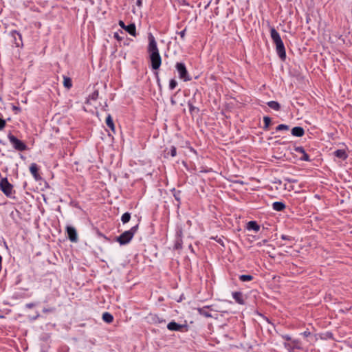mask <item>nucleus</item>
Segmentation results:
<instances>
[{
    "label": "nucleus",
    "mask_w": 352,
    "mask_h": 352,
    "mask_svg": "<svg viewBox=\"0 0 352 352\" xmlns=\"http://www.w3.org/2000/svg\"><path fill=\"white\" fill-rule=\"evenodd\" d=\"M148 45L147 51L149 54L151 68L154 70L158 69L162 64V58L157 47V42L154 36L149 33L148 36Z\"/></svg>",
    "instance_id": "nucleus-1"
},
{
    "label": "nucleus",
    "mask_w": 352,
    "mask_h": 352,
    "mask_svg": "<svg viewBox=\"0 0 352 352\" xmlns=\"http://www.w3.org/2000/svg\"><path fill=\"white\" fill-rule=\"evenodd\" d=\"M270 30L271 38L276 45V52L280 59L284 60L286 58V52L280 36L274 27H270Z\"/></svg>",
    "instance_id": "nucleus-2"
},
{
    "label": "nucleus",
    "mask_w": 352,
    "mask_h": 352,
    "mask_svg": "<svg viewBox=\"0 0 352 352\" xmlns=\"http://www.w3.org/2000/svg\"><path fill=\"white\" fill-rule=\"evenodd\" d=\"M138 228V226L136 225V226L132 227L130 230L124 232L122 234H120L118 237L117 241L120 245H125V244L129 243L131 241V240L133 239L135 233L137 232Z\"/></svg>",
    "instance_id": "nucleus-3"
},
{
    "label": "nucleus",
    "mask_w": 352,
    "mask_h": 352,
    "mask_svg": "<svg viewBox=\"0 0 352 352\" xmlns=\"http://www.w3.org/2000/svg\"><path fill=\"white\" fill-rule=\"evenodd\" d=\"M175 68L178 72L179 78L185 82L190 81L191 80V77L190 76L184 63H177L175 65Z\"/></svg>",
    "instance_id": "nucleus-4"
},
{
    "label": "nucleus",
    "mask_w": 352,
    "mask_h": 352,
    "mask_svg": "<svg viewBox=\"0 0 352 352\" xmlns=\"http://www.w3.org/2000/svg\"><path fill=\"white\" fill-rule=\"evenodd\" d=\"M8 138L14 149L19 151H23L27 149L26 144L20 140H19L18 138H16L12 133H9L8 135Z\"/></svg>",
    "instance_id": "nucleus-5"
},
{
    "label": "nucleus",
    "mask_w": 352,
    "mask_h": 352,
    "mask_svg": "<svg viewBox=\"0 0 352 352\" xmlns=\"http://www.w3.org/2000/svg\"><path fill=\"white\" fill-rule=\"evenodd\" d=\"M0 190L7 196L10 197L13 192V186L6 177L1 178L0 181Z\"/></svg>",
    "instance_id": "nucleus-6"
},
{
    "label": "nucleus",
    "mask_w": 352,
    "mask_h": 352,
    "mask_svg": "<svg viewBox=\"0 0 352 352\" xmlns=\"http://www.w3.org/2000/svg\"><path fill=\"white\" fill-rule=\"evenodd\" d=\"M10 41L12 45H14L16 47H19L23 45L21 34L17 31H12L10 33Z\"/></svg>",
    "instance_id": "nucleus-7"
},
{
    "label": "nucleus",
    "mask_w": 352,
    "mask_h": 352,
    "mask_svg": "<svg viewBox=\"0 0 352 352\" xmlns=\"http://www.w3.org/2000/svg\"><path fill=\"white\" fill-rule=\"evenodd\" d=\"M66 231L68 235L69 239L72 242H76L78 241V234L76 229L70 226H67Z\"/></svg>",
    "instance_id": "nucleus-8"
},
{
    "label": "nucleus",
    "mask_w": 352,
    "mask_h": 352,
    "mask_svg": "<svg viewBox=\"0 0 352 352\" xmlns=\"http://www.w3.org/2000/svg\"><path fill=\"white\" fill-rule=\"evenodd\" d=\"M167 328L170 331H183L184 329H186V330L187 329V326L179 324L174 321H172L168 324Z\"/></svg>",
    "instance_id": "nucleus-9"
},
{
    "label": "nucleus",
    "mask_w": 352,
    "mask_h": 352,
    "mask_svg": "<svg viewBox=\"0 0 352 352\" xmlns=\"http://www.w3.org/2000/svg\"><path fill=\"white\" fill-rule=\"evenodd\" d=\"M30 171L31 174L32 175L33 177L36 180H38L41 179V177L38 174V166L36 164H35V163L31 164V165L30 166Z\"/></svg>",
    "instance_id": "nucleus-10"
},
{
    "label": "nucleus",
    "mask_w": 352,
    "mask_h": 352,
    "mask_svg": "<svg viewBox=\"0 0 352 352\" xmlns=\"http://www.w3.org/2000/svg\"><path fill=\"white\" fill-rule=\"evenodd\" d=\"M232 297L234 299V300L240 304V305H244L245 304V301H244V298H243V295L241 292H234L232 293Z\"/></svg>",
    "instance_id": "nucleus-11"
},
{
    "label": "nucleus",
    "mask_w": 352,
    "mask_h": 352,
    "mask_svg": "<svg viewBox=\"0 0 352 352\" xmlns=\"http://www.w3.org/2000/svg\"><path fill=\"white\" fill-rule=\"evenodd\" d=\"M305 133V131L302 127L295 126L292 129V134L296 137H302Z\"/></svg>",
    "instance_id": "nucleus-12"
},
{
    "label": "nucleus",
    "mask_w": 352,
    "mask_h": 352,
    "mask_svg": "<svg viewBox=\"0 0 352 352\" xmlns=\"http://www.w3.org/2000/svg\"><path fill=\"white\" fill-rule=\"evenodd\" d=\"M208 308H209V306H206L204 307L198 308L197 311L200 315H201L206 318H211L212 315L208 311Z\"/></svg>",
    "instance_id": "nucleus-13"
},
{
    "label": "nucleus",
    "mask_w": 352,
    "mask_h": 352,
    "mask_svg": "<svg viewBox=\"0 0 352 352\" xmlns=\"http://www.w3.org/2000/svg\"><path fill=\"white\" fill-rule=\"evenodd\" d=\"M124 30H126L131 36H136V28L134 23H131L128 25H126Z\"/></svg>",
    "instance_id": "nucleus-14"
},
{
    "label": "nucleus",
    "mask_w": 352,
    "mask_h": 352,
    "mask_svg": "<svg viewBox=\"0 0 352 352\" xmlns=\"http://www.w3.org/2000/svg\"><path fill=\"white\" fill-rule=\"evenodd\" d=\"M247 229L249 230H254L255 232H258L260 230V226L257 224L256 221H251L248 223Z\"/></svg>",
    "instance_id": "nucleus-15"
},
{
    "label": "nucleus",
    "mask_w": 352,
    "mask_h": 352,
    "mask_svg": "<svg viewBox=\"0 0 352 352\" xmlns=\"http://www.w3.org/2000/svg\"><path fill=\"white\" fill-rule=\"evenodd\" d=\"M272 208L276 211H282L285 209V205L283 202L276 201L272 204Z\"/></svg>",
    "instance_id": "nucleus-16"
},
{
    "label": "nucleus",
    "mask_w": 352,
    "mask_h": 352,
    "mask_svg": "<svg viewBox=\"0 0 352 352\" xmlns=\"http://www.w3.org/2000/svg\"><path fill=\"white\" fill-rule=\"evenodd\" d=\"M106 124L113 133L115 132V125L110 114H109L106 118Z\"/></svg>",
    "instance_id": "nucleus-17"
},
{
    "label": "nucleus",
    "mask_w": 352,
    "mask_h": 352,
    "mask_svg": "<svg viewBox=\"0 0 352 352\" xmlns=\"http://www.w3.org/2000/svg\"><path fill=\"white\" fill-rule=\"evenodd\" d=\"M102 318L107 323H111L113 320V316L109 312L103 313Z\"/></svg>",
    "instance_id": "nucleus-18"
},
{
    "label": "nucleus",
    "mask_w": 352,
    "mask_h": 352,
    "mask_svg": "<svg viewBox=\"0 0 352 352\" xmlns=\"http://www.w3.org/2000/svg\"><path fill=\"white\" fill-rule=\"evenodd\" d=\"M267 105L269 107H270L271 109L275 110V111H279L280 109V104L276 102V101H270L268 102L267 103Z\"/></svg>",
    "instance_id": "nucleus-19"
},
{
    "label": "nucleus",
    "mask_w": 352,
    "mask_h": 352,
    "mask_svg": "<svg viewBox=\"0 0 352 352\" xmlns=\"http://www.w3.org/2000/svg\"><path fill=\"white\" fill-rule=\"evenodd\" d=\"M239 280L242 282H248L253 280V276L248 274H243L239 276Z\"/></svg>",
    "instance_id": "nucleus-20"
},
{
    "label": "nucleus",
    "mask_w": 352,
    "mask_h": 352,
    "mask_svg": "<svg viewBox=\"0 0 352 352\" xmlns=\"http://www.w3.org/2000/svg\"><path fill=\"white\" fill-rule=\"evenodd\" d=\"M63 85L67 89L71 88L72 86V80H71L70 78L64 76Z\"/></svg>",
    "instance_id": "nucleus-21"
},
{
    "label": "nucleus",
    "mask_w": 352,
    "mask_h": 352,
    "mask_svg": "<svg viewBox=\"0 0 352 352\" xmlns=\"http://www.w3.org/2000/svg\"><path fill=\"white\" fill-rule=\"evenodd\" d=\"M131 214L129 212H125L122 215L121 221L123 223H126L130 221Z\"/></svg>",
    "instance_id": "nucleus-22"
},
{
    "label": "nucleus",
    "mask_w": 352,
    "mask_h": 352,
    "mask_svg": "<svg viewBox=\"0 0 352 352\" xmlns=\"http://www.w3.org/2000/svg\"><path fill=\"white\" fill-rule=\"evenodd\" d=\"M263 122H264V129L267 130L269 128V126L271 124V118L268 116H265L263 118Z\"/></svg>",
    "instance_id": "nucleus-23"
},
{
    "label": "nucleus",
    "mask_w": 352,
    "mask_h": 352,
    "mask_svg": "<svg viewBox=\"0 0 352 352\" xmlns=\"http://www.w3.org/2000/svg\"><path fill=\"white\" fill-rule=\"evenodd\" d=\"M336 157L344 159L346 157L345 151L343 150H337L334 152Z\"/></svg>",
    "instance_id": "nucleus-24"
},
{
    "label": "nucleus",
    "mask_w": 352,
    "mask_h": 352,
    "mask_svg": "<svg viewBox=\"0 0 352 352\" xmlns=\"http://www.w3.org/2000/svg\"><path fill=\"white\" fill-rule=\"evenodd\" d=\"M177 85V82L175 79H171L169 82V88L170 89H174Z\"/></svg>",
    "instance_id": "nucleus-25"
},
{
    "label": "nucleus",
    "mask_w": 352,
    "mask_h": 352,
    "mask_svg": "<svg viewBox=\"0 0 352 352\" xmlns=\"http://www.w3.org/2000/svg\"><path fill=\"white\" fill-rule=\"evenodd\" d=\"M283 130H285V131L289 130V126L284 124H279L276 127V131H283Z\"/></svg>",
    "instance_id": "nucleus-26"
},
{
    "label": "nucleus",
    "mask_w": 352,
    "mask_h": 352,
    "mask_svg": "<svg viewBox=\"0 0 352 352\" xmlns=\"http://www.w3.org/2000/svg\"><path fill=\"white\" fill-rule=\"evenodd\" d=\"M300 160H303V161H306V162L310 161L309 156L308 155V154L306 153V152H305L304 153L302 154V156L300 157Z\"/></svg>",
    "instance_id": "nucleus-27"
},
{
    "label": "nucleus",
    "mask_w": 352,
    "mask_h": 352,
    "mask_svg": "<svg viewBox=\"0 0 352 352\" xmlns=\"http://www.w3.org/2000/svg\"><path fill=\"white\" fill-rule=\"evenodd\" d=\"M296 152L302 154L305 152V149L302 146H298L295 148Z\"/></svg>",
    "instance_id": "nucleus-28"
},
{
    "label": "nucleus",
    "mask_w": 352,
    "mask_h": 352,
    "mask_svg": "<svg viewBox=\"0 0 352 352\" xmlns=\"http://www.w3.org/2000/svg\"><path fill=\"white\" fill-rule=\"evenodd\" d=\"M6 124V120L0 118V131L4 129Z\"/></svg>",
    "instance_id": "nucleus-29"
},
{
    "label": "nucleus",
    "mask_w": 352,
    "mask_h": 352,
    "mask_svg": "<svg viewBox=\"0 0 352 352\" xmlns=\"http://www.w3.org/2000/svg\"><path fill=\"white\" fill-rule=\"evenodd\" d=\"M170 153L172 157L176 156L177 151L176 148L175 146H171Z\"/></svg>",
    "instance_id": "nucleus-30"
},
{
    "label": "nucleus",
    "mask_w": 352,
    "mask_h": 352,
    "mask_svg": "<svg viewBox=\"0 0 352 352\" xmlns=\"http://www.w3.org/2000/svg\"><path fill=\"white\" fill-rule=\"evenodd\" d=\"M12 110L14 111V113L16 114H17L21 111V109L20 107H19L17 106H14V105L12 106Z\"/></svg>",
    "instance_id": "nucleus-31"
},
{
    "label": "nucleus",
    "mask_w": 352,
    "mask_h": 352,
    "mask_svg": "<svg viewBox=\"0 0 352 352\" xmlns=\"http://www.w3.org/2000/svg\"><path fill=\"white\" fill-rule=\"evenodd\" d=\"M54 311V308H44L43 309V313H50V312H53Z\"/></svg>",
    "instance_id": "nucleus-32"
},
{
    "label": "nucleus",
    "mask_w": 352,
    "mask_h": 352,
    "mask_svg": "<svg viewBox=\"0 0 352 352\" xmlns=\"http://www.w3.org/2000/svg\"><path fill=\"white\" fill-rule=\"evenodd\" d=\"M186 31V29L185 28L184 30H183L182 31L179 32V34L180 35L181 38L183 40L185 38Z\"/></svg>",
    "instance_id": "nucleus-33"
},
{
    "label": "nucleus",
    "mask_w": 352,
    "mask_h": 352,
    "mask_svg": "<svg viewBox=\"0 0 352 352\" xmlns=\"http://www.w3.org/2000/svg\"><path fill=\"white\" fill-rule=\"evenodd\" d=\"M302 335L305 337H308L311 335V333L309 331H305L303 333H302Z\"/></svg>",
    "instance_id": "nucleus-34"
},
{
    "label": "nucleus",
    "mask_w": 352,
    "mask_h": 352,
    "mask_svg": "<svg viewBox=\"0 0 352 352\" xmlns=\"http://www.w3.org/2000/svg\"><path fill=\"white\" fill-rule=\"evenodd\" d=\"M119 25L122 28V29H124L125 27H126V25L124 24V23L122 21H120L119 23H118Z\"/></svg>",
    "instance_id": "nucleus-35"
},
{
    "label": "nucleus",
    "mask_w": 352,
    "mask_h": 352,
    "mask_svg": "<svg viewBox=\"0 0 352 352\" xmlns=\"http://www.w3.org/2000/svg\"><path fill=\"white\" fill-rule=\"evenodd\" d=\"M267 243V240H263L261 242H258L257 243V245L258 246H261L262 245H264L265 243Z\"/></svg>",
    "instance_id": "nucleus-36"
},
{
    "label": "nucleus",
    "mask_w": 352,
    "mask_h": 352,
    "mask_svg": "<svg viewBox=\"0 0 352 352\" xmlns=\"http://www.w3.org/2000/svg\"><path fill=\"white\" fill-rule=\"evenodd\" d=\"M114 37H115L118 41H121V40H122L121 37H120V36L118 35V33H115V34H114Z\"/></svg>",
    "instance_id": "nucleus-37"
},
{
    "label": "nucleus",
    "mask_w": 352,
    "mask_h": 352,
    "mask_svg": "<svg viewBox=\"0 0 352 352\" xmlns=\"http://www.w3.org/2000/svg\"><path fill=\"white\" fill-rule=\"evenodd\" d=\"M281 239H283V240H289V236H286V235H282L281 236Z\"/></svg>",
    "instance_id": "nucleus-38"
},
{
    "label": "nucleus",
    "mask_w": 352,
    "mask_h": 352,
    "mask_svg": "<svg viewBox=\"0 0 352 352\" xmlns=\"http://www.w3.org/2000/svg\"><path fill=\"white\" fill-rule=\"evenodd\" d=\"M98 92H94V93L92 94V98H93V99L96 98V97L98 96Z\"/></svg>",
    "instance_id": "nucleus-39"
},
{
    "label": "nucleus",
    "mask_w": 352,
    "mask_h": 352,
    "mask_svg": "<svg viewBox=\"0 0 352 352\" xmlns=\"http://www.w3.org/2000/svg\"><path fill=\"white\" fill-rule=\"evenodd\" d=\"M136 4L138 6H142V0H138L137 2H136Z\"/></svg>",
    "instance_id": "nucleus-40"
},
{
    "label": "nucleus",
    "mask_w": 352,
    "mask_h": 352,
    "mask_svg": "<svg viewBox=\"0 0 352 352\" xmlns=\"http://www.w3.org/2000/svg\"><path fill=\"white\" fill-rule=\"evenodd\" d=\"M27 307H29V308H31V307H33V304H28Z\"/></svg>",
    "instance_id": "nucleus-41"
},
{
    "label": "nucleus",
    "mask_w": 352,
    "mask_h": 352,
    "mask_svg": "<svg viewBox=\"0 0 352 352\" xmlns=\"http://www.w3.org/2000/svg\"><path fill=\"white\" fill-rule=\"evenodd\" d=\"M170 101H171V104H175V100L173 98L171 99Z\"/></svg>",
    "instance_id": "nucleus-42"
},
{
    "label": "nucleus",
    "mask_w": 352,
    "mask_h": 352,
    "mask_svg": "<svg viewBox=\"0 0 352 352\" xmlns=\"http://www.w3.org/2000/svg\"><path fill=\"white\" fill-rule=\"evenodd\" d=\"M0 177H1V173H0Z\"/></svg>",
    "instance_id": "nucleus-43"
}]
</instances>
